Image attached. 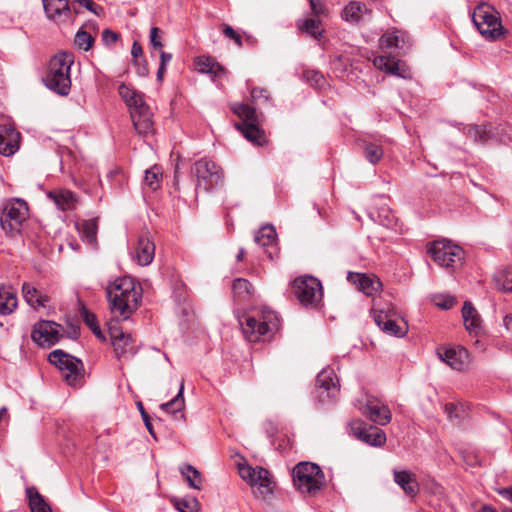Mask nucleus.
Segmentation results:
<instances>
[{
  "label": "nucleus",
  "mask_w": 512,
  "mask_h": 512,
  "mask_svg": "<svg viewBox=\"0 0 512 512\" xmlns=\"http://www.w3.org/2000/svg\"><path fill=\"white\" fill-rule=\"evenodd\" d=\"M462 318L465 328L470 332L477 334L481 329V318L477 310L470 302H465L462 308Z\"/></svg>",
  "instance_id": "nucleus-28"
},
{
  "label": "nucleus",
  "mask_w": 512,
  "mask_h": 512,
  "mask_svg": "<svg viewBox=\"0 0 512 512\" xmlns=\"http://www.w3.org/2000/svg\"><path fill=\"white\" fill-rule=\"evenodd\" d=\"M427 252L433 261L442 268H454L464 259V250L450 240H436L428 244Z\"/></svg>",
  "instance_id": "nucleus-6"
},
{
  "label": "nucleus",
  "mask_w": 512,
  "mask_h": 512,
  "mask_svg": "<svg viewBox=\"0 0 512 512\" xmlns=\"http://www.w3.org/2000/svg\"><path fill=\"white\" fill-rule=\"evenodd\" d=\"M374 322L385 334L394 337H404L408 332L407 322L398 316L392 306L387 308L373 307L371 310Z\"/></svg>",
  "instance_id": "nucleus-7"
},
{
  "label": "nucleus",
  "mask_w": 512,
  "mask_h": 512,
  "mask_svg": "<svg viewBox=\"0 0 512 512\" xmlns=\"http://www.w3.org/2000/svg\"><path fill=\"white\" fill-rule=\"evenodd\" d=\"M109 308L115 318L126 320L138 308L142 289L133 278L124 276L106 288Z\"/></svg>",
  "instance_id": "nucleus-1"
},
{
  "label": "nucleus",
  "mask_w": 512,
  "mask_h": 512,
  "mask_svg": "<svg viewBox=\"0 0 512 512\" xmlns=\"http://www.w3.org/2000/svg\"><path fill=\"white\" fill-rule=\"evenodd\" d=\"M73 63L72 54L55 55L50 60L48 71L43 79L46 87L61 96L68 95L71 89L70 70Z\"/></svg>",
  "instance_id": "nucleus-2"
},
{
  "label": "nucleus",
  "mask_w": 512,
  "mask_h": 512,
  "mask_svg": "<svg viewBox=\"0 0 512 512\" xmlns=\"http://www.w3.org/2000/svg\"><path fill=\"white\" fill-rule=\"evenodd\" d=\"M142 54H143V50H142L141 45L137 41H134L132 44V47H131V55H132L133 59L135 61H137V59L139 57H141Z\"/></svg>",
  "instance_id": "nucleus-64"
},
{
  "label": "nucleus",
  "mask_w": 512,
  "mask_h": 512,
  "mask_svg": "<svg viewBox=\"0 0 512 512\" xmlns=\"http://www.w3.org/2000/svg\"><path fill=\"white\" fill-rule=\"evenodd\" d=\"M394 482L407 494L415 497L419 492V484L414 473L408 470H394Z\"/></svg>",
  "instance_id": "nucleus-21"
},
{
  "label": "nucleus",
  "mask_w": 512,
  "mask_h": 512,
  "mask_svg": "<svg viewBox=\"0 0 512 512\" xmlns=\"http://www.w3.org/2000/svg\"><path fill=\"white\" fill-rule=\"evenodd\" d=\"M316 398L321 403L336 399L339 393V382L332 369H323L316 379Z\"/></svg>",
  "instance_id": "nucleus-13"
},
{
  "label": "nucleus",
  "mask_w": 512,
  "mask_h": 512,
  "mask_svg": "<svg viewBox=\"0 0 512 512\" xmlns=\"http://www.w3.org/2000/svg\"><path fill=\"white\" fill-rule=\"evenodd\" d=\"M257 468H253L249 465H239V475L240 477L248 482L249 484H252L254 479L257 476Z\"/></svg>",
  "instance_id": "nucleus-51"
},
{
  "label": "nucleus",
  "mask_w": 512,
  "mask_h": 512,
  "mask_svg": "<svg viewBox=\"0 0 512 512\" xmlns=\"http://www.w3.org/2000/svg\"><path fill=\"white\" fill-rule=\"evenodd\" d=\"M93 37L86 31L80 29L74 39V43L84 51H88L93 44Z\"/></svg>",
  "instance_id": "nucleus-50"
},
{
  "label": "nucleus",
  "mask_w": 512,
  "mask_h": 512,
  "mask_svg": "<svg viewBox=\"0 0 512 512\" xmlns=\"http://www.w3.org/2000/svg\"><path fill=\"white\" fill-rule=\"evenodd\" d=\"M233 111L243 119V123H253L258 121L255 108L248 104H237L233 107Z\"/></svg>",
  "instance_id": "nucleus-42"
},
{
  "label": "nucleus",
  "mask_w": 512,
  "mask_h": 512,
  "mask_svg": "<svg viewBox=\"0 0 512 512\" xmlns=\"http://www.w3.org/2000/svg\"><path fill=\"white\" fill-rule=\"evenodd\" d=\"M235 126L249 142L258 146L266 142L264 132L258 127V121L253 123H238Z\"/></svg>",
  "instance_id": "nucleus-29"
},
{
  "label": "nucleus",
  "mask_w": 512,
  "mask_h": 512,
  "mask_svg": "<svg viewBox=\"0 0 512 512\" xmlns=\"http://www.w3.org/2000/svg\"><path fill=\"white\" fill-rule=\"evenodd\" d=\"M20 133L10 123L0 125V153L11 156L19 149Z\"/></svg>",
  "instance_id": "nucleus-17"
},
{
  "label": "nucleus",
  "mask_w": 512,
  "mask_h": 512,
  "mask_svg": "<svg viewBox=\"0 0 512 512\" xmlns=\"http://www.w3.org/2000/svg\"><path fill=\"white\" fill-rule=\"evenodd\" d=\"M369 216L374 222L387 228H394L397 222L395 214L389 208L385 207L370 212Z\"/></svg>",
  "instance_id": "nucleus-37"
},
{
  "label": "nucleus",
  "mask_w": 512,
  "mask_h": 512,
  "mask_svg": "<svg viewBox=\"0 0 512 512\" xmlns=\"http://www.w3.org/2000/svg\"><path fill=\"white\" fill-rule=\"evenodd\" d=\"M155 255V245L147 234L141 235L135 250V259L141 266H147L152 263Z\"/></svg>",
  "instance_id": "nucleus-22"
},
{
  "label": "nucleus",
  "mask_w": 512,
  "mask_h": 512,
  "mask_svg": "<svg viewBox=\"0 0 512 512\" xmlns=\"http://www.w3.org/2000/svg\"><path fill=\"white\" fill-rule=\"evenodd\" d=\"M109 335L117 358L120 359L136 353L135 341L130 334H125L116 327H110Z\"/></svg>",
  "instance_id": "nucleus-15"
},
{
  "label": "nucleus",
  "mask_w": 512,
  "mask_h": 512,
  "mask_svg": "<svg viewBox=\"0 0 512 512\" xmlns=\"http://www.w3.org/2000/svg\"><path fill=\"white\" fill-rule=\"evenodd\" d=\"M293 292L305 307H316L323 295L321 282L312 276L297 278L293 284Z\"/></svg>",
  "instance_id": "nucleus-9"
},
{
  "label": "nucleus",
  "mask_w": 512,
  "mask_h": 512,
  "mask_svg": "<svg viewBox=\"0 0 512 512\" xmlns=\"http://www.w3.org/2000/svg\"><path fill=\"white\" fill-rule=\"evenodd\" d=\"M82 237L90 244L96 242L97 223L95 219L83 221L79 227Z\"/></svg>",
  "instance_id": "nucleus-41"
},
{
  "label": "nucleus",
  "mask_w": 512,
  "mask_h": 512,
  "mask_svg": "<svg viewBox=\"0 0 512 512\" xmlns=\"http://www.w3.org/2000/svg\"><path fill=\"white\" fill-rule=\"evenodd\" d=\"M62 337V326L54 321L41 320L34 324L31 338L40 347H51Z\"/></svg>",
  "instance_id": "nucleus-11"
},
{
  "label": "nucleus",
  "mask_w": 512,
  "mask_h": 512,
  "mask_svg": "<svg viewBox=\"0 0 512 512\" xmlns=\"http://www.w3.org/2000/svg\"><path fill=\"white\" fill-rule=\"evenodd\" d=\"M53 9H56V14L52 13L51 15L48 12H44L45 16L48 20L53 21L56 24L67 23L73 19L72 7L69 3L58 4L57 2H52ZM74 13L77 14L78 11L73 8Z\"/></svg>",
  "instance_id": "nucleus-31"
},
{
  "label": "nucleus",
  "mask_w": 512,
  "mask_h": 512,
  "mask_svg": "<svg viewBox=\"0 0 512 512\" xmlns=\"http://www.w3.org/2000/svg\"><path fill=\"white\" fill-rule=\"evenodd\" d=\"M391 59L392 58L383 55L376 56L373 60V64L377 69L387 72Z\"/></svg>",
  "instance_id": "nucleus-58"
},
{
  "label": "nucleus",
  "mask_w": 512,
  "mask_h": 512,
  "mask_svg": "<svg viewBox=\"0 0 512 512\" xmlns=\"http://www.w3.org/2000/svg\"><path fill=\"white\" fill-rule=\"evenodd\" d=\"M198 69L201 73H210L217 75L219 72L223 73L224 69L214 61L212 58H200L197 62Z\"/></svg>",
  "instance_id": "nucleus-45"
},
{
  "label": "nucleus",
  "mask_w": 512,
  "mask_h": 512,
  "mask_svg": "<svg viewBox=\"0 0 512 512\" xmlns=\"http://www.w3.org/2000/svg\"><path fill=\"white\" fill-rule=\"evenodd\" d=\"M347 280L355 284L366 296H373L381 289L380 280L374 275L349 272Z\"/></svg>",
  "instance_id": "nucleus-18"
},
{
  "label": "nucleus",
  "mask_w": 512,
  "mask_h": 512,
  "mask_svg": "<svg viewBox=\"0 0 512 512\" xmlns=\"http://www.w3.org/2000/svg\"><path fill=\"white\" fill-rule=\"evenodd\" d=\"M130 116L135 130L139 135L148 136L153 132L152 111L144 100V94L140 96V101L136 100L129 107Z\"/></svg>",
  "instance_id": "nucleus-12"
},
{
  "label": "nucleus",
  "mask_w": 512,
  "mask_h": 512,
  "mask_svg": "<svg viewBox=\"0 0 512 512\" xmlns=\"http://www.w3.org/2000/svg\"><path fill=\"white\" fill-rule=\"evenodd\" d=\"M303 75L306 81L312 86L320 87L324 82L323 75L316 70H306Z\"/></svg>",
  "instance_id": "nucleus-52"
},
{
  "label": "nucleus",
  "mask_w": 512,
  "mask_h": 512,
  "mask_svg": "<svg viewBox=\"0 0 512 512\" xmlns=\"http://www.w3.org/2000/svg\"><path fill=\"white\" fill-rule=\"evenodd\" d=\"M81 316L85 322V324L92 330L94 327H97L99 324L97 322V318L95 314L90 312L87 309H83L81 312Z\"/></svg>",
  "instance_id": "nucleus-56"
},
{
  "label": "nucleus",
  "mask_w": 512,
  "mask_h": 512,
  "mask_svg": "<svg viewBox=\"0 0 512 512\" xmlns=\"http://www.w3.org/2000/svg\"><path fill=\"white\" fill-rule=\"evenodd\" d=\"M312 13L315 16L322 15L324 13V4L321 0H309Z\"/></svg>",
  "instance_id": "nucleus-62"
},
{
  "label": "nucleus",
  "mask_w": 512,
  "mask_h": 512,
  "mask_svg": "<svg viewBox=\"0 0 512 512\" xmlns=\"http://www.w3.org/2000/svg\"><path fill=\"white\" fill-rule=\"evenodd\" d=\"M239 323L249 342H258L262 338L269 337L279 327L278 317L273 311L245 315L239 320Z\"/></svg>",
  "instance_id": "nucleus-3"
},
{
  "label": "nucleus",
  "mask_w": 512,
  "mask_h": 512,
  "mask_svg": "<svg viewBox=\"0 0 512 512\" xmlns=\"http://www.w3.org/2000/svg\"><path fill=\"white\" fill-rule=\"evenodd\" d=\"M472 21L479 33L488 41H498L507 34L499 12L489 4L477 5L472 14Z\"/></svg>",
  "instance_id": "nucleus-4"
},
{
  "label": "nucleus",
  "mask_w": 512,
  "mask_h": 512,
  "mask_svg": "<svg viewBox=\"0 0 512 512\" xmlns=\"http://www.w3.org/2000/svg\"><path fill=\"white\" fill-rule=\"evenodd\" d=\"M349 426L356 438L370 446L381 447L386 442V435L381 429L367 426L360 419L352 420Z\"/></svg>",
  "instance_id": "nucleus-14"
},
{
  "label": "nucleus",
  "mask_w": 512,
  "mask_h": 512,
  "mask_svg": "<svg viewBox=\"0 0 512 512\" xmlns=\"http://www.w3.org/2000/svg\"><path fill=\"white\" fill-rule=\"evenodd\" d=\"M118 93L128 107L132 106L134 101H140V96L142 94L141 92L134 89L132 86L127 85L125 83H122L118 87Z\"/></svg>",
  "instance_id": "nucleus-43"
},
{
  "label": "nucleus",
  "mask_w": 512,
  "mask_h": 512,
  "mask_svg": "<svg viewBox=\"0 0 512 512\" xmlns=\"http://www.w3.org/2000/svg\"><path fill=\"white\" fill-rule=\"evenodd\" d=\"M41 1H42L44 12H48L50 15L52 13L56 14V12H57L56 9H53L52 2H57L58 4L69 3L68 0H41Z\"/></svg>",
  "instance_id": "nucleus-60"
},
{
  "label": "nucleus",
  "mask_w": 512,
  "mask_h": 512,
  "mask_svg": "<svg viewBox=\"0 0 512 512\" xmlns=\"http://www.w3.org/2000/svg\"><path fill=\"white\" fill-rule=\"evenodd\" d=\"M184 382L181 381L177 395L170 401L160 405V409L172 414L176 419H183V410L185 407L184 400Z\"/></svg>",
  "instance_id": "nucleus-27"
},
{
  "label": "nucleus",
  "mask_w": 512,
  "mask_h": 512,
  "mask_svg": "<svg viewBox=\"0 0 512 512\" xmlns=\"http://www.w3.org/2000/svg\"><path fill=\"white\" fill-rule=\"evenodd\" d=\"M160 29L158 27H152L150 29V43L155 49H162L163 44L160 40Z\"/></svg>",
  "instance_id": "nucleus-55"
},
{
  "label": "nucleus",
  "mask_w": 512,
  "mask_h": 512,
  "mask_svg": "<svg viewBox=\"0 0 512 512\" xmlns=\"http://www.w3.org/2000/svg\"><path fill=\"white\" fill-rule=\"evenodd\" d=\"M232 290L236 297L246 299L252 293V285L246 279L237 278L233 281Z\"/></svg>",
  "instance_id": "nucleus-44"
},
{
  "label": "nucleus",
  "mask_w": 512,
  "mask_h": 512,
  "mask_svg": "<svg viewBox=\"0 0 512 512\" xmlns=\"http://www.w3.org/2000/svg\"><path fill=\"white\" fill-rule=\"evenodd\" d=\"M277 234L272 225L262 226L255 234L254 241L261 247H270L276 243Z\"/></svg>",
  "instance_id": "nucleus-34"
},
{
  "label": "nucleus",
  "mask_w": 512,
  "mask_h": 512,
  "mask_svg": "<svg viewBox=\"0 0 512 512\" xmlns=\"http://www.w3.org/2000/svg\"><path fill=\"white\" fill-rule=\"evenodd\" d=\"M361 413L368 417L372 422L379 425H386L391 421V411L387 406L368 402L359 408Z\"/></svg>",
  "instance_id": "nucleus-20"
},
{
  "label": "nucleus",
  "mask_w": 512,
  "mask_h": 512,
  "mask_svg": "<svg viewBox=\"0 0 512 512\" xmlns=\"http://www.w3.org/2000/svg\"><path fill=\"white\" fill-rule=\"evenodd\" d=\"M48 360L51 364L55 365L60 371L63 370L65 367H68V365L79 366V359L70 354L64 353L60 349L52 351L48 356Z\"/></svg>",
  "instance_id": "nucleus-33"
},
{
  "label": "nucleus",
  "mask_w": 512,
  "mask_h": 512,
  "mask_svg": "<svg viewBox=\"0 0 512 512\" xmlns=\"http://www.w3.org/2000/svg\"><path fill=\"white\" fill-rule=\"evenodd\" d=\"M18 305L17 294L12 287H0V314H11Z\"/></svg>",
  "instance_id": "nucleus-30"
},
{
  "label": "nucleus",
  "mask_w": 512,
  "mask_h": 512,
  "mask_svg": "<svg viewBox=\"0 0 512 512\" xmlns=\"http://www.w3.org/2000/svg\"><path fill=\"white\" fill-rule=\"evenodd\" d=\"M384 142L383 138L362 140V149L369 163L375 165L382 159L384 155Z\"/></svg>",
  "instance_id": "nucleus-25"
},
{
  "label": "nucleus",
  "mask_w": 512,
  "mask_h": 512,
  "mask_svg": "<svg viewBox=\"0 0 512 512\" xmlns=\"http://www.w3.org/2000/svg\"><path fill=\"white\" fill-rule=\"evenodd\" d=\"M161 169L158 166H153L146 170L144 182L151 190H156L159 187V178L161 177Z\"/></svg>",
  "instance_id": "nucleus-46"
},
{
  "label": "nucleus",
  "mask_w": 512,
  "mask_h": 512,
  "mask_svg": "<svg viewBox=\"0 0 512 512\" xmlns=\"http://www.w3.org/2000/svg\"><path fill=\"white\" fill-rule=\"evenodd\" d=\"M387 73L398 76L400 78L410 77V73L406 65L402 61L395 60L394 58L391 59L390 65L387 68Z\"/></svg>",
  "instance_id": "nucleus-48"
},
{
  "label": "nucleus",
  "mask_w": 512,
  "mask_h": 512,
  "mask_svg": "<svg viewBox=\"0 0 512 512\" xmlns=\"http://www.w3.org/2000/svg\"><path fill=\"white\" fill-rule=\"evenodd\" d=\"M295 488L301 494L316 495L324 486L325 476L321 468L312 462H300L292 470Z\"/></svg>",
  "instance_id": "nucleus-5"
},
{
  "label": "nucleus",
  "mask_w": 512,
  "mask_h": 512,
  "mask_svg": "<svg viewBox=\"0 0 512 512\" xmlns=\"http://www.w3.org/2000/svg\"><path fill=\"white\" fill-rule=\"evenodd\" d=\"M257 476L253 483L250 484L255 490L254 493L262 498H266L273 492L272 481L269 477V472L262 468L257 467Z\"/></svg>",
  "instance_id": "nucleus-26"
},
{
  "label": "nucleus",
  "mask_w": 512,
  "mask_h": 512,
  "mask_svg": "<svg viewBox=\"0 0 512 512\" xmlns=\"http://www.w3.org/2000/svg\"><path fill=\"white\" fill-rule=\"evenodd\" d=\"M369 14L370 10L364 4L358 1H351L344 7L341 16L347 22L359 24L364 22Z\"/></svg>",
  "instance_id": "nucleus-24"
},
{
  "label": "nucleus",
  "mask_w": 512,
  "mask_h": 512,
  "mask_svg": "<svg viewBox=\"0 0 512 512\" xmlns=\"http://www.w3.org/2000/svg\"><path fill=\"white\" fill-rule=\"evenodd\" d=\"M223 33H224V35H225V36H227V37H229V38H231V39L235 40V42H236L239 46H241V45H242V41H241V37H240V35H239V34H237V33L235 32V30H234L231 26H229V25H225V26H224V29H223Z\"/></svg>",
  "instance_id": "nucleus-61"
},
{
  "label": "nucleus",
  "mask_w": 512,
  "mask_h": 512,
  "mask_svg": "<svg viewBox=\"0 0 512 512\" xmlns=\"http://www.w3.org/2000/svg\"><path fill=\"white\" fill-rule=\"evenodd\" d=\"M137 406H138L139 411L141 413V417H142V420H143V422L145 424V427L147 428V430L150 433V435L155 437L154 429H153V426H152V423H151L149 415L144 410V407H143L141 402H138Z\"/></svg>",
  "instance_id": "nucleus-57"
},
{
  "label": "nucleus",
  "mask_w": 512,
  "mask_h": 512,
  "mask_svg": "<svg viewBox=\"0 0 512 512\" xmlns=\"http://www.w3.org/2000/svg\"><path fill=\"white\" fill-rule=\"evenodd\" d=\"M299 28L314 38H319L322 35V31L320 30V21L317 19H306L299 24Z\"/></svg>",
  "instance_id": "nucleus-47"
},
{
  "label": "nucleus",
  "mask_w": 512,
  "mask_h": 512,
  "mask_svg": "<svg viewBox=\"0 0 512 512\" xmlns=\"http://www.w3.org/2000/svg\"><path fill=\"white\" fill-rule=\"evenodd\" d=\"M444 411L450 421H454L459 418L458 407L453 403L445 404Z\"/></svg>",
  "instance_id": "nucleus-59"
},
{
  "label": "nucleus",
  "mask_w": 512,
  "mask_h": 512,
  "mask_svg": "<svg viewBox=\"0 0 512 512\" xmlns=\"http://www.w3.org/2000/svg\"><path fill=\"white\" fill-rule=\"evenodd\" d=\"M27 217V203L19 198L10 199L6 202L2 210L0 218L1 227L7 234H18Z\"/></svg>",
  "instance_id": "nucleus-8"
},
{
  "label": "nucleus",
  "mask_w": 512,
  "mask_h": 512,
  "mask_svg": "<svg viewBox=\"0 0 512 512\" xmlns=\"http://www.w3.org/2000/svg\"><path fill=\"white\" fill-rule=\"evenodd\" d=\"M102 40L108 45L113 44L118 40V34L106 29L102 32Z\"/></svg>",
  "instance_id": "nucleus-63"
},
{
  "label": "nucleus",
  "mask_w": 512,
  "mask_h": 512,
  "mask_svg": "<svg viewBox=\"0 0 512 512\" xmlns=\"http://www.w3.org/2000/svg\"><path fill=\"white\" fill-rule=\"evenodd\" d=\"M192 171L197 177V185L202 186L206 191L211 190L223 180L221 168L214 161L207 158L196 161Z\"/></svg>",
  "instance_id": "nucleus-10"
},
{
  "label": "nucleus",
  "mask_w": 512,
  "mask_h": 512,
  "mask_svg": "<svg viewBox=\"0 0 512 512\" xmlns=\"http://www.w3.org/2000/svg\"><path fill=\"white\" fill-rule=\"evenodd\" d=\"M180 473L193 489H201L202 476L201 473L192 465L186 464L180 467Z\"/></svg>",
  "instance_id": "nucleus-40"
},
{
  "label": "nucleus",
  "mask_w": 512,
  "mask_h": 512,
  "mask_svg": "<svg viewBox=\"0 0 512 512\" xmlns=\"http://www.w3.org/2000/svg\"><path fill=\"white\" fill-rule=\"evenodd\" d=\"M26 493L29 499L31 512H52L51 508L45 502L43 496L37 491L36 488H27Z\"/></svg>",
  "instance_id": "nucleus-36"
},
{
  "label": "nucleus",
  "mask_w": 512,
  "mask_h": 512,
  "mask_svg": "<svg viewBox=\"0 0 512 512\" xmlns=\"http://www.w3.org/2000/svg\"><path fill=\"white\" fill-rule=\"evenodd\" d=\"M22 295L25 302L35 310L47 307L50 302V297L47 294L29 282L22 284Z\"/></svg>",
  "instance_id": "nucleus-19"
},
{
  "label": "nucleus",
  "mask_w": 512,
  "mask_h": 512,
  "mask_svg": "<svg viewBox=\"0 0 512 512\" xmlns=\"http://www.w3.org/2000/svg\"><path fill=\"white\" fill-rule=\"evenodd\" d=\"M60 372L62 378L67 382L68 385L73 387H78L81 385L83 379V364L81 360H79V366L68 365V367H65Z\"/></svg>",
  "instance_id": "nucleus-35"
},
{
  "label": "nucleus",
  "mask_w": 512,
  "mask_h": 512,
  "mask_svg": "<svg viewBox=\"0 0 512 512\" xmlns=\"http://www.w3.org/2000/svg\"><path fill=\"white\" fill-rule=\"evenodd\" d=\"M380 46L390 49H404L405 33L400 30L387 31L380 38Z\"/></svg>",
  "instance_id": "nucleus-32"
},
{
  "label": "nucleus",
  "mask_w": 512,
  "mask_h": 512,
  "mask_svg": "<svg viewBox=\"0 0 512 512\" xmlns=\"http://www.w3.org/2000/svg\"><path fill=\"white\" fill-rule=\"evenodd\" d=\"M47 196L54 202L56 207L62 211L74 210L76 208L77 198L74 193L68 189L49 191Z\"/></svg>",
  "instance_id": "nucleus-23"
},
{
  "label": "nucleus",
  "mask_w": 512,
  "mask_h": 512,
  "mask_svg": "<svg viewBox=\"0 0 512 512\" xmlns=\"http://www.w3.org/2000/svg\"><path fill=\"white\" fill-rule=\"evenodd\" d=\"M252 101L257 104L259 102L268 103L270 100L269 93L263 88H254L251 90Z\"/></svg>",
  "instance_id": "nucleus-54"
},
{
  "label": "nucleus",
  "mask_w": 512,
  "mask_h": 512,
  "mask_svg": "<svg viewBox=\"0 0 512 512\" xmlns=\"http://www.w3.org/2000/svg\"><path fill=\"white\" fill-rule=\"evenodd\" d=\"M437 353L454 370H464L469 364V353L464 347L439 349Z\"/></svg>",
  "instance_id": "nucleus-16"
},
{
  "label": "nucleus",
  "mask_w": 512,
  "mask_h": 512,
  "mask_svg": "<svg viewBox=\"0 0 512 512\" xmlns=\"http://www.w3.org/2000/svg\"><path fill=\"white\" fill-rule=\"evenodd\" d=\"M436 306L448 310L452 308L456 302L455 298L451 295L441 294L434 298Z\"/></svg>",
  "instance_id": "nucleus-53"
},
{
  "label": "nucleus",
  "mask_w": 512,
  "mask_h": 512,
  "mask_svg": "<svg viewBox=\"0 0 512 512\" xmlns=\"http://www.w3.org/2000/svg\"><path fill=\"white\" fill-rule=\"evenodd\" d=\"M465 133L475 142L480 144H486L493 137L491 129H487L486 126L470 125L466 127Z\"/></svg>",
  "instance_id": "nucleus-39"
},
{
  "label": "nucleus",
  "mask_w": 512,
  "mask_h": 512,
  "mask_svg": "<svg viewBox=\"0 0 512 512\" xmlns=\"http://www.w3.org/2000/svg\"><path fill=\"white\" fill-rule=\"evenodd\" d=\"M175 506L179 512H198L199 510V502L196 498L179 499Z\"/></svg>",
  "instance_id": "nucleus-49"
},
{
  "label": "nucleus",
  "mask_w": 512,
  "mask_h": 512,
  "mask_svg": "<svg viewBox=\"0 0 512 512\" xmlns=\"http://www.w3.org/2000/svg\"><path fill=\"white\" fill-rule=\"evenodd\" d=\"M495 287L503 292H512V268L497 271L493 276Z\"/></svg>",
  "instance_id": "nucleus-38"
}]
</instances>
